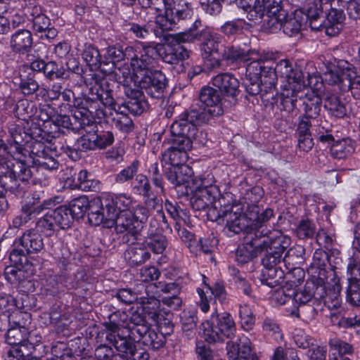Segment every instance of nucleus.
<instances>
[{"label":"nucleus","instance_id":"nucleus-53","mask_svg":"<svg viewBox=\"0 0 360 360\" xmlns=\"http://www.w3.org/2000/svg\"><path fill=\"white\" fill-rule=\"evenodd\" d=\"M156 290H159L160 292L166 294H179L181 292L180 285L174 282L167 283L165 281H160L158 283H149L146 285L145 294L155 292Z\"/></svg>","mask_w":360,"mask_h":360},{"label":"nucleus","instance_id":"nucleus-35","mask_svg":"<svg viewBox=\"0 0 360 360\" xmlns=\"http://www.w3.org/2000/svg\"><path fill=\"white\" fill-rule=\"evenodd\" d=\"M112 111L110 112L109 114L112 116V120L115 127L124 133L131 131L134 129V123L132 120L127 115V111L120 105Z\"/></svg>","mask_w":360,"mask_h":360},{"label":"nucleus","instance_id":"nucleus-62","mask_svg":"<svg viewBox=\"0 0 360 360\" xmlns=\"http://www.w3.org/2000/svg\"><path fill=\"white\" fill-rule=\"evenodd\" d=\"M343 91H351L352 94L356 98H360V76L356 75L355 67L353 65V72L349 78L344 80L342 84Z\"/></svg>","mask_w":360,"mask_h":360},{"label":"nucleus","instance_id":"nucleus-6","mask_svg":"<svg viewBox=\"0 0 360 360\" xmlns=\"http://www.w3.org/2000/svg\"><path fill=\"white\" fill-rule=\"evenodd\" d=\"M292 302L297 305V316H302L306 319L315 318L316 311L313 304L317 300L323 298L326 292V285L323 281L315 278L307 280L303 289L295 291V287H291Z\"/></svg>","mask_w":360,"mask_h":360},{"label":"nucleus","instance_id":"nucleus-13","mask_svg":"<svg viewBox=\"0 0 360 360\" xmlns=\"http://www.w3.org/2000/svg\"><path fill=\"white\" fill-rule=\"evenodd\" d=\"M73 105L75 107L72 111L74 122L68 115H58L55 119L57 125L71 129L75 133H79L82 129H86V127L94 125V117L89 110L85 109L80 98H75Z\"/></svg>","mask_w":360,"mask_h":360},{"label":"nucleus","instance_id":"nucleus-58","mask_svg":"<svg viewBox=\"0 0 360 360\" xmlns=\"http://www.w3.org/2000/svg\"><path fill=\"white\" fill-rule=\"evenodd\" d=\"M245 24V20L242 18H237L233 20L226 21L222 26H221L220 31L226 36L230 37L241 34Z\"/></svg>","mask_w":360,"mask_h":360},{"label":"nucleus","instance_id":"nucleus-7","mask_svg":"<svg viewBox=\"0 0 360 360\" xmlns=\"http://www.w3.org/2000/svg\"><path fill=\"white\" fill-rule=\"evenodd\" d=\"M202 336L209 343L223 342L236 336V326L230 313H212L210 319L201 323Z\"/></svg>","mask_w":360,"mask_h":360},{"label":"nucleus","instance_id":"nucleus-57","mask_svg":"<svg viewBox=\"0 0 360 360\" xmlns=\"http://www.w3.org/2000/svg\"><path fill=\"white\" fill-rule=\"evenodd\" d=\"M121 106L125 111L135 115H139L148 108V103L141 94V96L130 98Z\"/></svg>","mask_w":360,"mask_h":360},{"label":"nucleus","instance_id":"nucleus-61","mask_svg":"<svg viewBox=\"0 0 360 360\" xmlns=\"http://www.w3.org/2000/svg\"><path fill=\"white\" fill-rule=\"evenodd\" d=\"M131 187L135 193L142 196L148 195L150 193L153 192L148 179L142 174H139L136 176L131 184Z\"/></svg>","mask_w":360,"mask_h":360},{"label":"nucleus","instance_id":"nucleus-49","mask_svg":"<svg viewBox=\"0 0 360 360\" xmlns=\"http://www.w3.org/2000/svg\"><path fill=\"white\" fill-rule=\"evenodd\" d=\"M143 244L154 254H162L165 250L168 242L166 237L161 233H150V235L147 236Z\"/></svg>","mask_w":360,"mask_h":360},{"label":"nucleus","instance_id":"nucleus-12","mask_svg":"<svg viewBox=\"0 0 360 360\" xmlns=\"http://www.w3.org/2000/svg\"><path fill=\"white\" fill-rule=\"evenodd\" d=\"M262 270L260 281L263 285H266L270 288L281 285L283 282H286L287 285L292 287H297L300 284L304 277V271L297 267L285 266L288 271L285 273L281 266L279 267L264 266Z\"/></svg>","mask_w":360,"mask_h":360},{"label":"nucleus","instance_id":"nucleus-42","mask_svg":"<svg viewBox=\"0 0 360 360\" xmlns=\"http://www.w3.org/2000/svg\"><path fill=\"white\" fill-rule=\"evenodd\" d=\"M6 342L7 344L13 346V347H21L24 349L26 345H32L27 340V333L25 328L15 327L8 329L6 333Z\"/></svg>","mask_w":360,"mask_h":360},{"label":"nucleus","instance_id":"nucleus-24","mask_svg":"<svg viewBox=\"0 0 360 360\" xmlns=\"http://www.w3.org/2000/svg\"><path fill=\"white\" fill-rule=\"evenodd\" d=\"M327 263L330 264V258L328 254L323 250L318 249L314 253L313 261L309 269L312 274L310 278H315L323 281L325 285L328 274H332V272L328 271L326 269Z\"/></svg>","mask_w":360,"mask_h":360},{"label":"nucleus","instance_id":"nucleus-54","mask_svg":"<svg viewBox=\"0 0 360 360\" xmlns=\"http://www.w3.org/2000/svg\"><path fill=\"white\" fill-rule=\"evenodd\" d=\"M132 46H127L124 49L120 44L108 46L106 49V57L112 60V65L120 63L122 60H128V51Z\"/></svg>","mask_w":360,"mask_h":360},{"label":"nucleus","instance_id":"nucleus-8","mask_svg":"<svg viewBox=\"0 0 360 360\" xmlns=\"http://www.w3.org/2000/svg\"><path fill=\"white\" fill-rule=\"evenodd\" d=\"M304 22V13L301 11L288 13L281 6H275L269 11L266 25L271 32L282 30L285 34L292 37L300 34Z\"/></svg>","mask_w":360,"mask_h":360},{"label":"nucleus","instance_id":"nucleus-2","mask_svg":"<svg viewBox=\"0 0 360 360\" xmlns=\"http://www.w3.org/2000/svg\"><path fill=\"white\" fill-rule=\"evenodd\" d=\"M32 164L28 165L27 160H19L9 165L8 171L0 180L1 186L16 196H22L26 188V183L32 177L41 180L40 172L56 170L59 166L52 151L46 153L40 158H34Z\"/></svg>","mask_w":360,"mask_h":360},{"label":"nucleus","instance_id":"nucleus-45","mask_svg":"<svg viewBox=\"0 0 360 360\" xmlns=\"http://www.w3.org/2000/svg\"><path fill=\"white\" fill-rule=\"evenodd\" d=\"M304 106V116L315 120L321 110V98L314 93L307 94L303 101Z\"/></svg>","mask_w":360,"mask_h":360},{"label":"nucleus","instance_id":"nucleus-41","mask_svg":"<svg viewBox=\"0 0 360 360\" xmlns=\"http://www.w3.org/2000/svg\"><path fill=\"white\" fill-rule=\"evenodd\" d=\"M354 150L352 141L349 138L335 141L330 147V154L334 158L344 159Z\"/></svg>","mask_w":360,"mask_h":360},{"label":"nucleus","instance_id":"nucleus-50","mask_svg":"<svg viewBox=\"0 0 360 360\" xmlns=\"http://www.w3.org/2000/svg\"><path fill=\"white\" fill-rule=\"evenodd\" d=\"M162 159L167 163L172 166L186 165L188 159V153H184L171 146L162 153Z\"/></svg>","mask_w":360,"mask_h":360},{"label":"nucleus","instance_id":"nucleus-46","mask_svg":"<svg viewBox=\"0 0 360 360\" xmlns=\"http://www.w3.org/2000/svg\"><path fill=\"white\" fill-rule=\"evenodd\" d=\"M90 205L91 202L88 198L86 195H80L71 200L68 208L75 219H79L84 216Z\"/></svg>","mask_w":360,"mask_h":360},{"label":"nucleus","instance_id":"nucleus-17","mask_svg":"<svg viewBox=\"0 0 360 360\" xmlns=\"http://www.w3.org/2000/svg\"><path fill=\"white\" fill-rule=\"evenodd\" d=\"M91 96H88L83 99L82 105L86 110H89V112L94 117V113L99 116L100 105L102 104L105 108L111 112L117 108V105L114 101L111 90H104L101 87H94L90 90Z\"/></svg>","mask_w":360,"mask_h":360},{"label":"nucleus","instance_id":"nucleus-43","mask_svg":"<svg viewBox=\"0 0 360 360\" xmlns=\"http://www.w3.org/2000/svg\"><path fill=\"white\" fill-rule=\"evenodd\" d=\"M304 14L305 21L309 20L311 29L316 32H323L326 33V20H323L321 8H314L313 6H309L306 9Z\"/></svg>","mask_w":360,"mask_h":360},{"label":"nucleus","instance_id":"nucleus-25","mask_svg":"<svg viewBox=\"0 0 360 360\" xmlns=\"http://www.w3.org/2000/svg\"><path fill=\"white\" fill-rule=\"evenodd\" d=\"M105 340L115 347L119 354L133 357L137 353L135 341L129 336H124L120 333H110L105 335Z\"/></svg>","mask_w":360,"mask_h":360},{"label":"nucleus","instance_id":"nucleus-48","mask_svg":"<svg viewBox=\"0 0 360 360\" xmlns=\"http://www.w3.org/2000/svg\"><path fill=\"white\" fill-rule=\"evenodd\" d=\"M30 15L32 16L30 20L32 22V28L37 34L43 33V31H46L50 26V19L41 13L40 7H32Z\"/></svg>","mask_w":360,"mask_h":360},{"label":"nucleus","instance_id":"nucleus-60","mask_svg":"<svg viewBox=\"0 0 360 360\" xmlns=\"http://www.w3.org/2000/svg\"><path fill=\"white\" fill-rule=\"evenodd\" d=\"M114 70V76L119 84H127L131 83L132 82V75H131V68L130 65L127 63H120L117 65H113Z\"/></svg>","mask_w":360,"mask_h":360},{"label":"nucleus","instance_id":"nucleus-51","mask_svg":"<svg viewBox=\"0 0 360 360\" xmlns=\"http://www.w3.org/2000/svg\"><path fill=\"white\" fill-rule=\"evenodd\" d=\"M245 86L246 91L250 95H257L262 93V96H264V94H271V98L274 96L275 90L269 91L268 88L269 84L262 82V79H251V78L246 79L245 82Z\"/></svg>","mask_w":360,"mask_h":360},{"label":"nucleus","instance_id":"nucleus-16","mask_svg":"<svg viewBox=\"0 0 360 360\" xmlns=\"http://www.w3.org/2000/svg\"><path fill=\"white\" fill-rule=\"evenodd\" d=\"M264 229L249 233L245 238V242L236 252V259L238 263L244 264L256 257L262 251V248L269 243V239L264 237Z\"/></svg>","mask_w":360,"mask_h":360},{"label":"nucleus","instance_id":"nucleus-4","mask_svg":"<svg viewBox=\"0 0 360 360\" xmlns=\"http://www.w3.org/2000/svg\"><path fill=\"white\" fill-rule=\"evenodd\" d=\"M198 108H193L184 112L191 120L202 124H212L224 114L222 98L218 90L205 86L199 94Z\"/></svg>","mask_w":360,"mask_h":360},{"label":"nucleus","instance_id":"nucleus-29","mask_svg":"<svg viewBox=\"0 0 360 360\" xmlns=\"http://www.w3.org/2000/svg\"><path fill=\"white\" fill-rule=\"evenodd\" d=\"M345 15L340 8H332L326 18V34L335 37L339 34L343 27Z\"/></svg>","mask_w":360,"mask_h":360},{"label":"nucleus","instance_id":"nucleus-64","mask_svg":"<svg viewBox=\"0 0 360 360\" xmlns=\"http://www.w3.org/2000/svg\"><path fill=\"white\" fill-rule=\"evenodd\" d=\"M82 57L88 65L95 68H99L103 63L101 60V56L98 49L92 45L85 46Z\"/></svg>","mask_w":360,"mask_h":360},{"label":"nucleus","instance_id":"nucleus-26","mask_svg":"<svg viewBox=\"0 0 360 360\" xmlns=\"http://www.w3.org/2000/svg\"><path fill=\"white\" fill-rule=\"evenodd\" d=\"M9 133L11 139V149L14 148L19 155H24L23 150L27 143L32 140V134L25 130L22 122L11 124L9 127Z\"/></svg>","mask_w":360,"mask_h":360},{"label":"nucleus","instance_id":"nucleus-11","mask_svg":"<svg viewBox=\"0 0 360 360\" xmlns=\"http://www.w3.org/2000/svg\"><path fill=\"white\" fill-rule=\"evenodd\" d=\"M266 71L269 72V79H265L264 82L269 84L270 91L275 90L278 77L287 82L283 86L297 84V87H300L304 85L303 72L299 68H294L288 60H281L275 67L270 65Z\"/></svg>","mask_w":360,"mask_h":360},{"label":"nucleus","instance_id":"nucleus-5","mask_svg":"<svg viewBox=\"0 0 360 360\" xmlns=\"http://www.w3.org/2000/svg\"><path fill=\"white\" fill-rule=\"evenodd\" d=\"M97 124L94 120V125L86 127V134H83L73 146L65 143L63 145L61 150L70 158L73 160H79L82 157V152L88 150H102L111 146L114 142V135L110 131H98Z\"/></svg>","mask_w":360,"mask_h":360},{"label":"nucleus","instance_id":"nucleus-39","mask_svg":"<svg viewBox=\"0 0 360 360\" xmlns=\"http://www.w3.org/2000/svg\"><path fill=\"white\" fill-rule=\"evenodd\" d=\"M283 86L281 92V105L284 110L292 112L296 108L297 102V94L302 90V86Z\"/></svg>","mask_w":360,"mask_h":360},{"label":"nucleus","instance_id":"nucleus-44","mask_svg":"<svg viewBox=\"0 0 360 360\" xmlns=\"http://www.w3.org/2000/svg\"><path fill=\"white\" fill-rule=\"evenodd\" d=\"M146 285L138 283L134 290L130 288H122L117 292V297L126 304H131L135 302H140V297L143 295V290L145 291Z\"/></svg>","mask_w":360,"mask_h":360},{"label":"nucleus","instance_id":"nucleus-23","mask_svg":"<svg viewBox=\"0 0 360 360\" xmlns=\"http://www.w3.org/2000/svg\"><path fill=\"white\" fill-rule=\"evenodd\" d=\"M352 72L353 64L347 60H340L338 62L334 70H330L324 73L322 80L329 85H337L339 89L343 91L342 84H344V80L349 78Z\"/></svg>","mask_w":360,"mask_h":360},{"label":"nucleus","instance_id":"nucleus-10","mask_svg":"<svg viewBox=\"0 0 360 360\" xmlns=\"http://www.w3.org/2000/svg\"><path fill=\"white\" fill-rule=\"evenodd\" d=\"M157 51L153 46L143 43L128 51V61L136 79L155 70Z\"/></svg>","mask_w":360,"mask_h":360},{"label":"nucleus","instance_id":"nucleus-15","mask_svg":"<svg viewBox=\"0 0 360 360\" xmlns=\"http://www.w3.org/2000/svg\"><path fill=\"white\" fill-rule=\"evenodd\" d=\"M191 9L188 4L184 1L181 0L169 7L166 11V15H159L157 17L156 24L161 30H154V34L157 37H161L165 30H173L179 20L185 19L191 15Z\"/></svg>","mask_w":360,"mask_h":360},{"label":"nucleus","instance_id":"nucleus-28","mask_svg":"<svg viewBox=\"0 0 360 360\" xmlns=\"http://www.w3.org/2000/svg\"><path fill=\"white\" fill-rule=\"evenodd\" d=\"M212 84L229 96L234 97L238 92L239 82L231 73H221L212 78Z\"/></svg>","mask_w":360,"mask_h":360},{"label":"nucleus","instance_id":"nucleus-14","mask_svg":"<svg viewBox=\"0 0 360 360\" xmlns=\"http://www.w3.org/2000/svg\"><path fill=\"white\" fill-rule=\"evenodd\" d=\"M264 237L269 239V243L262 248V250L266 251L262 260V264L264 266L279 267L283 254L288 245V239L278 232L274 235L269 231L264 230L262 240H264Z\"/></svg>","mask_w":360,"mask_h":360},{"label":"nucleus","instance_id":"nucleus-21","mask_svg":"<svg viewBox=\"0 0 360 360\" xmlns=\"http://www.w3.org/2000/svg\"><path fill=\"white\" fill-rule=\"evenodd\" d=\"M113 211L109 210L105 205V201L101 199H94L91 202L89 208L88 219L93 226L103 225L105 228L113 226L112 217H114Z\"/></svg>","mask_w":360,"mask_h":360},{"label":"nucleus","instance_id":"nucleus-27","mask_svg":"<svg viewBox=\"0 0 360 360\" xmlns=\"http://www.w3.org/2000/svg\"><path fill=\"white\" fill-rule=\"evenodd\" d=\"M105 205L113 211L115 216L119 212L130 210L133 200L126 193H108L103 197Z\"/></svg>","mask_w":360,"mask_h":360},{"label":"nucleus","instance_id":"nucleus-36","mask_svg":"<svg viewBox=\"0 0 360 360\" xmlns=\"http://www.w3.org/2000/svg\"><path fill=\"white\" fill-rule=\"evenodd\" d=\"M20 89L25 95L34 94L39 89V85L34 79V73L27 66L20 69Z\"/></svg>","mask_w":360,"mask_h":360},{"label":"nucleus","instance_id":"nucleus-1","mask_svg":"<svg viewBox=\"0 0 360 360\" xmlns=\"http://www.w3.org/2000/svg\"><path fill=\"white\" fill-rule=\"evenodd\" d=\"M238 205L226 203L225 198L221 197L207 210L209 220L219 224H225L226 229L235 234L241 231L254 233L261 231L266 223L274 217V210L266 208L262 212L255 204L248 205L244 213Z\"/></svg>","mask_w":360,"mask_h":360},{"label":"nucleus","instance_id":"nucleus-30","mask_svg":"<svg viewBox=\"0 0 360 360\" xmlns=\"http://www.w3.org/2000/svg\"><path fill=\"white\" fill-rule=\"evenodd\" d=\"M51 150L49 147H47L44 143L41 141L38 140L33 136L32 137V140L27 143L25 146V149L23 150V159L26 160L28 162V165H30V159L32 160L34 158H40L42 155L46 154V153H51ZM21 160L20 158H16L15 160Z\"/></svg>","mask_w":360,"mask_h":360},{"label":"nucleus","instance_id":"nucleus-3","mask_svg":"<svg viewBox=\"0 0 360 360\" xmlns=\"http://www.w3.org/2000/svg\"><path fill=\"white\" fill-rule=\"evenodd\" d=\"M44 250L41 235L34 229L25 230L13 242V249L9 259L13 266L6 269V278L11 282H22L24 280V264L27 262V255L38 254Z\"/></svg>","mask_w":360,"mask_h":360},{"label":"nucleus","instance_id":"nucleus-33","mask_svg":"<svg viewBox=\"0 0 360 360\" xmlns=\"http://www.w3.org/2000/svg\"><path fill=\"white\" fill-rule=\"evenodd\" d=\"M192 173L188 165L172 166L166 171L167 179L175 186L188 181Z\"/></svg>","mask_w":360,"mask_h":360},{"label":"nucleus","instance_id":"nucleus-34","mask_svg":"<svg viewBox=\"0 0 360 360\" xmlns=\"http://www.w3.org/2000/svg\"><path fill=\"white\" fill-rule=\"evenodd\" d=\"M140 297V303L142 304L143 311L149 319L157 321L160 312V302L155 297V292L150 295L145 294Z\"/></svg>","mask_w":360,"mask_h":360},{"label":"nucleus","instance_id":"nucleus-52","mask_svg":"<svg viewBox=\"0 0 360 360\" xmlns=\"http://www.w3.org/2000/svg\"><path fill=\"white\" fill-rule=\"evenodd\" d=\"M324 107L335 117L342 118L346 115L347 109L345 104L335 96L326 97Z\"/></svg>","mask_w":360,"mask_h":360},{"label":"nucleus","instance_id":"nucleus-59","mask_svg":"<svg viewBox=\"0 0 360 360\" xmlns=\"http://www.w3.org/2000/svg\"><path fill=\"white\" fill-rule=\"evenodd\" d=\"M54 205V200L51 198L44 200L42 203H34L31 201H27L25 203L21 208L22 211L27 213L31 219L39 214L44 209L50 208L51 206Z\"/></svg>","mask_w":360,"mask_h":360},{"label":"nucleus","instance_id":"nucleus-31","mask_svg":"<svg viewBox=\"0 0 360 360\" xmlns=\"http://www.w3.org/2000/svg\"><path fill=\"white\" fill-rule=\"evenodd\" d=\"M125 259L131 266H138L146 262L150 257V253L143 243L129 246L124 252Z\"/></svg>","mask_w":360,"mask_h":360},{"label":"nucleus","instance_id":"nucleus-19","mask_svg":"<svg viewBox=\"0 0 360 360\" xmlns=\"http://www.w3.org/2000/svg\"><path fill=\"white\" fill-rule=\"evenodd\" d=\"M272 59L273 55L271 53L252 50L248 56V61L250 62L246 68L247 77L251 79H262L264 82L265 79H269L266 70L270 68L269 63Z\"/></svg>","mask_w":360,"mask_h":360},{"label":"nucleus","instance_id":"nucleus-55","mask_svg":"<svg viewBox=\"0 0 360 360\" xmlns=\"http://www.w3.org/2000/svg\"><path fill=\"white\" fill-rule=\"evenodd\" d=\"M347 300L354 306H360V279L353 275L348 278Z\"/></svg>","mask_w":360,"mask_h":360},{"label":"nucleus","instance_id":"nucleus-9","mask_svg":"<svg viewBox=\"0 0 360 360\" xmlns=\"http://www.w3.org/2000/svg\"><path fill=\"white\" fill-rule=\"evenodd\" d=\"M198 125H202V124L191 120L188 115L184 112L181 113L170 127V131L173 136L172 146L187 153L191 150L193 142L197 141L200 133Z\"/></svg>","mask_w":360,"mask_h":360},{"label":"nucleus","instance_id":"nucleus-22","mask_svg":"<svg viewBox=\"0 0 360 360\" xmlns=\"http://www.w3.org/2000/svg\"><path fill=\"white\" fill-rule=\"evenodd\" d=\"M112 223L119 233L127 232L136 238L141 231V224L135 221L131 210L117 213L112 217Z\"/></svg>","mask_w":360,"mask_h":360},{"label":"nucleus","instance_id":"nucleus-38","mask_svg":"<svg viewBox=\"0 0 360 360\" xmlns=\"http://www.w3.org/2000/svg\"><path fill=\"white\" fill-rule=\"evenodd\" d=\"M12 48L18 52L27 51L32 45V35L27 30H20L12 35Z\"/></svg>","mask_w":360,"mask_h":360},{"label":"nucleus","instance_id":"nucleus-37","mask_svg":"<svg viewBox=\"0 0 360 360\" xmlns=\"http://www.w3.org/2000/svg\"><path fill=\"white\" fill-rule=\"evenodd\" d=\"M252 50H245L239 46L229 45L224 46L223 51L221 53L223 60L229 63L238 62H247L248 56L251 54Z\"/></svg>","mask_w":360,"mask_h":360},{"label":"nucleus","instance_id":"nucleus-32","mask_svg":"<svg viewBox=\"0 0 360 360\" xmlns=\"http://www.w3.org/2000/svg\"><path fill=\"white\" fill-rule=\"evenodd\" d=\"M200 51L202 56L220 53V38L206 29L201 30Z\"/></svg>","mask_w":360,"mask_h":360},{"label":"nucleus","instance_id":"nucleus-40","mask_svg":"<svg viewBox=\"0 0 360 360\" xmlns=\"http://www.w3.org/2000/svg\"><path fill=\"white\" fill-rule=\"evenodd\" d=\"M200 26L201 22L195 20L188 30L173 34L172 36L173 41L181 44V43H193L200 41L201 30H198Z\"/></svg>","mask_w":360,"mask_h":360},{"label":"nucleus","instance_id":"nucleus-63","mask_svg":"<svg viewBox=\"0 0 360 360\" xmlns=\"http://www.w3.org/2000/svg\"><path fill=\"white\" fill-rule=\"evenodd\" d=\"M169 228L164 212H157L153 214V217L150 221L147 236L150 235V233L160 234V230L163 231Z\"/></svg>","mask_w":360,"mask_h":360},{"label":"nucleus","instance_id":"nucleus-18","mask_svg":"<svg viewBox=\"0 0 360 360\" xmlns=\"http://www.w3.org/2000/svg\"><path fill=\"white\" fill-rule=\"evenodd\" d=\"M140 89L151 98H160L167 86V78L162 71L154 70L136 79Z\"/></svg>","mask_w":360,"mask_h":360},{"label":"nucleus","instance_id":"nucleus-56","mask_svg":"<svg viewBox=\"0 0 360 360\" xmlns=\"http://www.w3.org/2000/svg\"><path fill=\"white\" fill-rule=\"evenodd\" d=\"M238 313L241 327L245 330H251L255 324V316L250 307L246 304H240Z\"/></svg>","mask_w":360,"mask_h":360},{"label":"nucleus","instance_id":"nucleus-47","mask_svg":"<svg viewBox=\"0 0 360 360\" xmlns=\"http://www.w3.org/2000/svg\"><path fill=\"white\" fill-rule=\"evenodd\" d=\"M50 213L56 226H59L61 229L70 227L75 219L66 206H60Z\"/></svg>","mask_w":360,"mask_h":360},{"label":"nucleus","instance_id":"nucleus-20","mask_svg":"<svg viewBox=\"0 0 360 360\" xmlns=\"http://www.w3.org/2000/svg\"><path fill=\"white\" fill-rule=\"evenodd\" d=\"M199 180L200 183L191 199V205L195 210L200 211L207 208L209 210L210 205H212V207L214 202L218 201L214 200V197L212 195V176L210 177V175L207 174V178L200 176Z\"/></svg>","mask_w":360,"mask_h":360}]
</instances>
